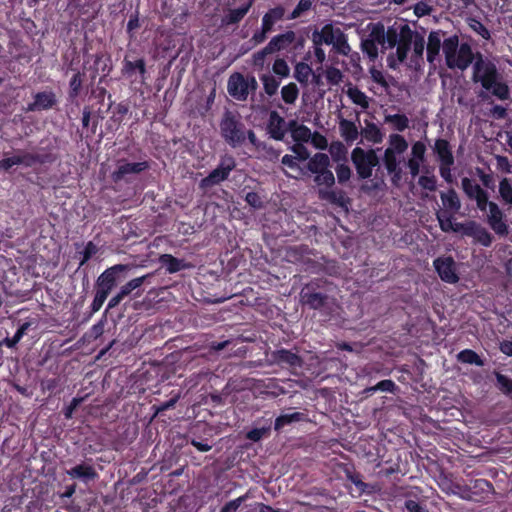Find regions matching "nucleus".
<instances>
[{
  "instance_id": "f257e3e1",
  "label": "nucleus",
  "mask_w": 512,
  "mask_h": 512,
  "mask_svg": "<svg viewBox=\"0 0 512 512\" xmlns=\"http://www.w3.org/2000/svg\"><path fill=\"white\" fill-rule=\"evenodd\" d=\"M471 79L474 84L481 87L478 96L483 99L489 95L501 101L510 98V88L504 81L496 63L481 53L475 55Z\"/></svg>"
},
{
  "instance_id": "f03ea898",
  "label": "nucleus",
  "mask_w": 512,
  "mask_h": 512,
  "mask_svg": "<svg viewBox=\"0 0 512 512\" xmlns=\"http://www.w3.org/2000/svg\"><path fill=\"white\" fill-rule=\"evenodd\" d=\"M443 53L446 65L450 69L464 71L475 61L471 46L467 43L459 44L457 36H451L443 41Z\"/></svg>"
},
{
  "instance_id": "7ed1b4c3",
  "label": "nucleus",
  "mask_w": 512,
  "mask_h": 512,
  "mask_svg": "<svg viewBox=\"0 0 512 512\" xmlns=\"http://www.w3.org/2000/svg\"><path fill=\"white\" fill-rule=\"evenodd\" d=\"M411 48L413 49L414 56L421 58L425 49L424 36L413 31L407 24H400L399 42L396 48V56L399 63L407 58Z\"/></svg>"
},
{
  "instance_id": "20e7f679",
  "label": "nucleus",
  "mask_w": 512,
  "mask_h": 512,
  "mask_svg": "<svg viewBox=\"0 0 512 512\" xmlns=\"http://www.w3.org/2000/svg\"><path fill=\"white\" fill-rule=\"evenodd\" d=\"M312 41L314 45H331L337 53L344 56L351 51L344 32L332 24H326L320 30H315L312 33Z\"/></svg>"
},
{
  "instance_id": "39448f33",
  "label": "nucleus",
  "mask_w": 512,
  "mask_h": 512,
  "mask_svg": "<svg viewBox=\"0 0 512 512\" xmlns=\"http://www.w3.org/2000/svg\"><path fill=\"white\" fill-rule=\"evenodd\" d=\"M400 25H393L385 30L380 23L373 24L368 36L382 51L397 47Z\"/></svg>"
},
{
  "instance_id": "423d86ee",
  "label": "nucleus",
  "mask_w": 512,
  "mask_h": 512,
  "mask_svg": "<svg viewBox=\"0 0 512 512\" xmlns=\"http://www.w3.org/2000/svg\"><path fill=\"white\" fill-rule=\"evenodd\" d=\"M221 135L233 147L241 145L245 141V131L231 112H226L220 123Z\"/></svg>"
},
{
  "instance_id": "0eeeda50",
  "label": "nucleus",
  "mask_w": 512,
  "mask_h": 512,
  "mask_svg": "<svg viewBox=\"0 0 512 512\" xmlns=\"http://www.w3.org/2000/svg\"><path fill=\"white\" fill-rule=\"evenodd\" d=\"M408 148V142L400 134H391L388 138V147L384 152L383 162L386 170H395L397 163H401V156Z\"/></svg>"
},
{
  "instance_id": "6e6552de",
  "label": "nucleus",
  "mask_w": 512,
  "mask_h": 512,
  "mask_svg": "<svg viewBox=\"0 0 512 512\" xmlns=\"http://www.w3.org/2000/svg\"><path fill=\"white\" fill-rule=\"evenodd\" d=\"M351 159L358 175L363 179L369 178L373 168L378 164V157L374 150L365 151L360 147L353 149Z\"/></svg>"
},
{
  "instance_id": "1a4fd4ad",
  "label": "nucleus",
  "mask_w": 512,
  "mask_h": 512,
  "mask_svg": "<svg viewBox=\"0 0 512 512\" xmlns=\"http://www.w3.org/2000/svg\"><path fill=\"white\" fill-rule=\"evenodd\" d=\"M256 80L251 78L247 80L240 73L232 74L227 83V90L230 96L239 101H244L249 95V88H256Z\"/></svg>"
},
{
  "instance_id": "9d476101",
  "label": "nucleus",
  "mask_w": 512,
  "mask_h": 512,
  "mask_svg": "<svg viewBox=\"0 0 512 512\" xmlns=\"http://www.w3.org/2000/svg\"><path fill=\"white\" fill-rule=\"evenodd\" d=\"M235 168V160L233 157L227 156L222 158L219 166L215 168L207 177L201 180L202 187H210L224 181L230 172Z\"/></svg>"
},
{
  "instance_id": "9b49d317",
  "label": "nucleus",
  "mask_w": 512,
  "mask_h": 512,
  "mask_svg": "<svg viewBox=\"0 0 512 512\" xmlns=\"http://www.w3.org/2000/svg\"><path fill=\"white\" fill-rule=\"evenodd\" d=\"M314 182L319 186V196L321 199L335 202L337 197L334 191L327 190L332 187L335 183V177L331 170L328 168L315 174Z\"/></svg>"
},
{
  "instance_id": "f8f14e48",
  "label": "nucleus",
  "mask_w": 512,
  "mask_h": 512,
  "mask_svg": "<svg viewBox=\"0 0 512 512\" xmlns=\"http://www.w3.org/2000/svg\"><path fill=\"white\" fill-rule=\"evenodd\" d=\"M434 267L440 278L447 283H456L458 275L455 271V262L451 257H440L434 261Z\"/></svg>"
},
{
  "instance_id": "ddd939ff",
  "label": "nucleus",
  "mask_w": 512,
  "mask_h": 512,
  "mask_svg": "<svg viewBox=\"0 0 512 512\" xmlns=\"http://www.w3.org/2000/svg\"><path fill=\"white\" fill-rule=\"evenodd\" d=\"M149 277L148 275H144L141 277L134 278L128 281L125 285H123L117 294H115L108 302L107 310L113 309L120 304V302L132 293L134 290L138 289L144 281Z\"/></svg>"
},
{
  "instance_id": "4468645a",
  "label": "nucleus",
  "mask_w": 512,
  "mask_h": 512,
  "mask_svg": "<svg viewBox=\"0 0 512 512\" xmlns=\"http://www.w3.org/2000/svg\"><path fill=\"white\" fill-rule=\"evenodd\" d=\"M487 221L496 234L503 236L508 233V227L503 221V213L498 205L494 202H490L489 204Z\"/></svg>"
},
{
  "instance_id": "2eb2a0df",
  "label": "nucleus",
  "mask_w": 512,
  "mask_h": 512,
  "mask_svg": "<svg viewBox=\"0 0 512 512\" xmlns=\"http://www.w3.org/2000/svg\"><path fill=\"white\" fill-rule=\"evenodd\" d=\"M426 146L423 142L417 141L412 145L411 157L407 161L410 174L415 177L420 172V166L425 160Z\"/></svg>"
},
{
  "instance_id": "dca6fc26",
  "label": "nucleus",
  "mask_w": 512,
  "mask_h": 512,
  "mask_svg": "<svg viewBox=\"0 0 512 512\" xmlns=\"http://www.w3.org/2000/svg\"><path fill=\"white\" fill-rule=\"evenodd\" d=\"M463 234L473 237L483 246H490L492 243L491 234L484 227L474 221L465 223Z\"/></svg>"
},
{
  "instance_id": "f3484780",
  "label": "nucleus",
  "mask_w": 512,
  "mask_h": 512,
  "mask_svg": "<svg viewBox=\"0 0 512 512\" xmlns=\"http://www.w3.org/2000/svg\"><path fill=\"white\" fill-rule=\"evenodd\" d=\"M38 161V157L25 152H19L12 157L4 158L0 161V168L3 170H9L15 165H24L30 167Z\"/></svg>"
},
{
  "instance_id": "a211bd4d",
  "label": "nucleus",
  "mask_w": 512,
  "mask_h": 512,
  "mask_svg": "<svg viewBox=\"0 0 512 512\" xmlns=\"http://www.w3.org/2000/svg\"><path fill=\"white\" fill-rule=\"evenodd\" d=\"M146 162H137V163H119L116 171L112 173V179L115 182L122 180L128 174H136L147 168Z\"/></svg>"
},
{
  "instance_id": "6ab92c4d",
  "label": "nucleus",
  "mask_w": 512,
  "mask_h": 512,
  "mask_svg": "<svg viewBox=\"0 0 512 512\" xmlns=\"http://www.w3.org/2000/svg\"><path fill=\"white\" fill-rule=\"evenodd\" d=\"M339 132L346 143H353L359 136V130L355 122L338 117Z\"/></svg>"
},
{
  "instance_id": "aec40b11",
  "label": "nucleus",
  "mask_w": 512,
  "mask_h": 512,
  "mask_svg": "<svg viewBox=\"0 0 512 512\" xmlns=\"http://www.w3.org/2000/svg\"><path fill=\"white\" fill-rule=\"evenodd\" d=\"M268 130L274 139H283L287 130L286 122L277 112H271L269 117Z\"/></svg>"
},
{
  "instance_id": "412c9836",
  "label": "nucleus",
  "mask_w": 512,
  "mask_h": 512,
  "mask_svg": "<svg viewBox=\"0 0 512 512\" xmlns=\"http://www.w3.org/2000/svg\"><path fill=\"white\" fill-rule=\"evenodd\" d=\"M128 268L127 265L117 264L106 269L97 279L96 285H105L113 289L116 285V274L123 272Z\"/></svg>"
},
{
  "instance_id": "4be33fe9",
  "label": "nucleus",
  "mask_w": 512,
  "mask_h": 512,
  "mask_svg": "<svg viewBox=\"0 0 512 512\" xmlns=\"http://www.w3.org/2000/svg\"><path fill=\"white\" fill-rule=\"evenodd\" d=\"M296 39L294 31H287L283 34L273 37L267 44L268 49L273 53L288 48Z\"/></svg>"
},
{
  "instance_id": "5701e85b",
  "label": "nucleus",
  "mask_w": 512,
  "mask_h": 512,
  "mask_svg": "<svg viewBox=\"0 0 512 512\" xmlns=\"http://www.w3.org/2000/svg\"><path fill=\"white\" fill-rule=\"evenodd\" d=\"M441 45L443 46L440 31H432L428 36L427 42V60L433 63L440 53Z\"/></svg>"
},
{
  "instance_id": "b1692460",
  "label": "nucleus",
  "mask_w": 512,
  "mask_h": 512,
  "mask_svg": "<svg viewBox=\"0 0 512 512\" xmlns=\"http://www.w3.org/2000/svg\"><path fill=\"white\" fill-rule=\"evenodd\" d=\"M346 95L353 104L359 106L362 110H367L370 106V98L358 87L349 84L345 90Z\"/></svg>"
},
{
  "instance_id": "393cba45",
  "label": "nucleus",
  "mask_w": 512,
  "mask_h": 512,
  "mask_svg": "<svg viewBox=\"0 0 512 512\" xmlns=\"http://www.w3.org/2000/svg\"><path fill=\"white\" fill-rule=\"evenodd\" d=\"M440 198L443 204L444 209L451 213H457L461 208V201L455 190L450 189L445 192L440 193Z\"/></svg>"
},
{
  "instance_id": "a878e982",
  "label": "nucleus",
  "mask_w": 512,
  "mask_h": 512,
  "mask_svg": "<svg viewBox=\"0 0 512 512\" xmlns=\"http://www.w3.org/2000/svg\"><path fill=\"white\" fill-rule=\"evenodd\" d=\"M34 99L28 106L29 111L49 109L55 104V95L52 92L37 93Z\"/></svg>"
},
{
  "instance_id": "bb28decb",
  "label": "nucleus",
  "mask_w": 512,
  "mask_h": 512,
  "mask_svg": "<svg viewBox=\"0 0 512 512\" xmlns=\"http://www.w3.org/2000/svg\"><path fill=\"white\" fill-rule=\"evenodd\" d=\"M434 151L436 152L440 164L453 165L454 157L452 155L450 145L448 141L444 139H438L434 145Z\"/></svg>"
},
{
  "instance_id": "cd10ccee",
  "label": "nucleus",
  "mask_w": 512,
  "mask_h": 512,
  "mask_svg": "<svg viewBox=\"0 0 512 512\" xmlns=\"http://www.w3.org/2000/svg\"><path fill=\"white\" fill-rule=\"evenodd\" d=\"M159 263L166 268V271L170 274L176 273L180 270L186 269L189 266L184 260L175 258L171 254H162L159 257Z\"/></svg>"
},
{
  "instance_id": "c85d7f7f",
  "label": "nucleus",
  "mask_w": 512,
  "mask_h": 512,
  "mask_svg": "<svg viewBox=\"0 0 512 512\" xmlns=\"http://www.w3.org/2000/svg\"><path fill=\"white\" fill-rule=\"evenodd\" d=\"M284 15L285 9L282 6L270 9L262 18V28H264V31H271L274 24L282 20Z\"/></svg>"
},
{
  "instance_id": "c756f323",
  "label": "nucleus",
  "mask_w": 512,
  "mask_h": 512,
  "mask_svg": "<svg viewBox=\"0 0 512 512\" xmlns=\"http://www.w3.org/2000/svg\"><path fill=\"white\" fill-rule=\"evenodd\" d=\"M308 160L307 169L312 174L320 173L321 171L327 169L330 165V159L328 155L324 153H316Z\"/></svg>"
},
{
  "instance_id": "7c9ffc66",
  "label": "nucleus",
  "mask_w": 512,
  "mask_h": 512,
  "mask_svg": "<svg viewBox=\"0 0 512 512\" xmlns=\"http://www.w3.org/2000/svg\"><path fill=\"white\" fill-rule=\"evenodd\" d=\"M360 133L364 139L374 144L381 143L384 138V134L381 129L372 122H365V127Z\"/></svg>"
},
{
  "instance_id": "2f4dec72",
  "label": "nucleus",
  "mask_w": 512,
  "mask_h": 512,
  "mask_svg": "<svg viewBox=\"0 0 512 512\" xmlns=\"http://www.w3.org/2000/svg\"><path fill=\"white\" fill-rule=\"evenodd\" d=\"M290 132L295 143H307L312 136V132L308 127L296 122L290 124Z\"/></svg>"
},
{
  "instance_id": "473e14b6",
  "label": "nucleus",
  "mask_w": 512,
  "mask_h": 512,
  "mask_svg": "<svg viewBox=\"0 0 512 512\" xmlns=\"http://www.w3.org/2000/svg\"><path fill=\"white\" fill-rule=\"evenodd\" d=\"M251 6H252V2L250 1L249 3H247L246 5H244L240 8L229 10V12L225 15V17L222 20L223 24L231 25V24L238 23L248 13Z\"/></svg>"
},
{
  "instance_id": "72a5a7b5",
  "label": "nucleus",
  "mask_w": 512,
  "mask_h": 512,
  "mask_svg": "<svg viewBox=\"0 0 512 512\" xmlns=\"http://www.w3.org/2000/svg\"><path fill=\"white\" fill-rule=\"evenodd\" d=\"M437 219L442 231L444 232H461L463 234L465 223L453 222L451 216H446L444 213H437Z\"/></svg>"
},
{
  "instance_id": "f704fd0d",
  "label": "nucleus",
  "mask_w": 512,
  "mask_h": 512,
  "mask_svg": "<svg viewBox=\"0 0 512 512\" xmlns=\"http://www.w3.org/2000/svg\"><path fill=\"white\" fill-rule=\"evenodd\" d=\"M325 297L320 293H312L308 288L301 291V301L313 309L320 308L324 304Z\"/></svg>"
},
{
  "instance_id": "c9c22d12",
  "label": "nucleus",
  "mask_w": 512,
  "mask_h": 512,
  "mask_svg": "<svg viewBox=\"0 0 512 512\" xmlns=\"http://www.w3.org/2000/svg\"><path fill=\"white\" fill-rule=\"evenodd\" d=\"M274 359L280 364H288L292 367H298L301 365V359L298 355L288 350H278L274 353Z\"/></svg>"
},
{
  "instance_id": "e433bc0d",
  "label": "nucleus",
  "mask_w": 512,
  "mask_h": 512,
  "mask_svg": "<svg viewBox=\"0 0 512 512\" xmlns=\"http://www.w3.org/2000/svg\"><path fill=\"white\" fill-rule=\"evenodd\" d=\"M67 474L72 478H79L83 480H89L96 477L94 469L89 465H77L67 471Z\"/></svg>"
},
{
  "instance_id": "4c0bfd02",
  "label": "nucleus",
  "mask_w": 512,
  "mask_h": 512,
  "mask_svg": "<svg viewBox=\"0 0 512 512\" xmlns=\"http://www.w3.org/2000/svg\"><path fill=\"white\" fill-rule=\"evenodd\" d=\"M462 188L465 194L470 199L479 198L480 195L484 194L486 191L481 188V186L474 180L469 178L462 179Z\"/></svg>"
},
{
  "instance_id": "58836bf2",
  "label": "nucleus",
  "mask_w": 512,
  "mask_h": 512,
  "mask_svg": "<svg viewBox=\"0 0 512 512\" xmlns=\"http://www.w3.org/2000/svg\"><path fill=\"white\" fill-rule=\"evenodd\" d=\"M311 74L312 69L308 64L304 62H299L296 64L294 70V77L298 82H300L301 84H307Z\"/></svg>"
},
{
  "instance_id": "ea45409f",
  "label": "nucleus",
  "mask_w": 512,
  "mask_h": 512,
  "mask_svg": "<svg viewBox=\"0 0 512 512\" xmlns=\"http://www.w3.org/2000/svg\"><path fill=\"white\" fill-rule=\"evenodd\" d=\"M302 417H303V414H301L299 412H293V413H287V414L280 415L275 420L274 428H275V430L278 431L288 424L300 421L302 419Z\"/></svg>"
},
{
  "instance_id": "a19ab883",
  "label": "nucleus",
  "mask_w": 512,
  "mask_h": 512,
  "mask_svg": "<svg viewBox=\"0 0 512 512\" xmlns=\"http://www.w3.org/2000/svg\"><path fill=\"white\" fill-rule=\"evenodd\" d=\"M385 122L390 123L398 131H404L409 125V119L402 114L386 115Z\"/></svg>"
},
{
  "instance_id": "79ce46f5",
  "label": "nucleus",
  "mask_w": 512,
  "mask_h": 512,
  "mask_svg": "<svg viewBox=\"0 0 512 512\" xmlns=\"http://www.w3.org/2000/svg\"><path fill=\"white\" fill-rule=\"evenodd\" d=\"M298 94L299 90L294 83H289L281 89L282 99L287 104H293L296 101Z\"/></svg>"
},
{
  "instance_id": "37998d69",
  "label": "nucleus",
  "mask_w": 512,
  "mask_h": 512,
  "mask_svg": "<svg viewBox=\"0 0 512 512\" xmlns=\"http://www.w3.org/2000/svg\"><path fill=\"white\" fill-rule=\"evenodd\" d=\"M458 360L467 363L475 364L477 366H483L484 362L480 359L478 354L472 350H463L458 354Z\"/></svg>"
},
{
  "instance_id": "c03bdc74",
  "label": "nucleus",
  "mask_w": 512,
  "mask_h": 512,
  "mask_svg": "<svg viewBox=\"0 0 512 512\" xmlns=\"http://www.w3.org/2000/svg\"><path fill=\"white\" fill-rule=\"evenodd\" d=\"M495 375L500 391L512 398V380L498 372H496Z\"/></svg>"
},
{
  "instance_id": "a18cd8bd",
  "label": "nucleus",
  "mask_w": 512,
  "mask_h": 512,
  "mask_svg": "<svg viewBox=\"0 0 512 512\" xmlns=\"http://www.w3.org/2000/svg\"><path fill=\"white\" fill-rule=\"evenodd\" d=\"M361 48L362 51L366 53L371 60H375L378 57L379 48L373 41H371L369 36L362 40Z\"/></svg>"
},
{
  "instance_id": "49530a36",
  "label": "nucleus",
  "mask_w": 512,
  "mask_h": 512,
  "mask_svg": "<svg viewBox=\"0 0 512 512\" xmlns=\"http://www.w3.org/2000/svg\"><path fill=\"white\" fill-rule=\"evenodd\" d=\"M499 193L501 198L506 202L512 205V186L509 183L508 179L504 178L499 183Z\"/></svg>"
},
{
  "instance_id": "de8ad7c7",
  "label": "nucleus",
  "mask_w": 512,
  "mask_h": 512,
  "mask_svg": "<svg viewBox=\"0 0 512 512\" xmlns=\"http://www.w3.org/2000/svg\"><path fill=\"white\" fill-rule=\"evenodd\" d=\"M261 80L263 81L265 92L272 96L277 92L279 82L272 76L264 75Z\"/></svg>"
},
{
  "instance_id": "09e8293b",
  "label": "nucleus",
  "mask_w": 512,
  "mask_h": 512,
  "mask_svg": "<svg viewBox=\"0 0 512 512\" xmlns=\"http://www.w3.org/2000/svg\"><path fill=\"white\" fill-rule=\"evenodd\" d=\"M313 0H300L292 11L289 19L299 18L304 12L310 10L312 7Z\"/></svg>"
},
{
  "instance_id": "8fccbe9b",
  "label": "nucleus",
  "mask_w": 512,
  "mask_h": 512,
  "mask_svg": "<svg viewBox=\"0 0 512 512\" xmlns=\"http://www.w3.org/2000/svg\"><path fill=\"white\" fill-rule=\"evenodd\" d=\"M28 328L29 323L22 324L12 338H6L4 340L5 345L10 348L14 347L24 336Z\"/></svg>"
},
{
  "instance_id": "3c124183",
  "label": "nucleus",
  "mask_w": 512,
  "mask_h": 512,
  "mask_svg": "<svg viewBox=\"0 0 512 512\" xmlns=\"http://www.w3.org/2000/svg\"><path fill=\"white\" fill-rule=\"evenodd\" d=\"M327 81L332 85L339 84L343 79L342 72L335 67H328L325 71Z\"/></svg>"
},
{
  "instance_id": "603ef678",
  "label": "nucleus",
  "mask_w": 512,
  "mask_h": 512,
  "mask_svg": "<svg viewBox=\"0 0 512 512\" xmlns=\"http://www.w3.org/2000/svg\"><path fill=\"white\" fill-rule=\"evenodd\" d=\"M291 151L294 153V155L300 161H306V160H308L310 158V152L304 146V143H295L291 147Z\"/></svg>"
},
{
  "instance_id": "864d4df0",
  "label": "nucleus",
  "mask_w": 512,
  "mask_h": 512,
  "mask_svg": "<svg viewBox=\"0 0 512 512\" xmlns=\"http://www.w3.org/2000/svg\"><path fill=\"white\" fill-rule=\"evenodd\" d=\"M470 28L475 31L477 34H479L484 39L490 38V32L489 30L478 20L476 19H470L469 21Z\"/></svg>"
},
{
  "instance_id": "5fc2aeb1",
  "label": "nucleus",
  "mask_w": 512,
  "mask_h": 512,
  "mask_svg": "<svg viewBox=\"0 0 512 512\" xmlns=\"http://www.w3.org/2000/svg\"><path fill=\"white\" fill-rule=\"evenodd\" d=\"M135 70H138L141 76L143 77L145 74V63L142 59H139L135 62L126 61L125 63V71L128 74H132Z\"/></svg>"
},
{
  "instance_id": "6e6d98bb",
  "label": "nucleus",
  "mask_w": 512,
  "mask_h": 512,
  "mask_svg": "<svg viewBox=\"0 0 512 512\" xmlns=\"http://www.w3.org/2000/svg\"><path fill=\"white\" fill-rule=\"evenodd\" d=\"M309 142L316 148V149H326L328 146V141L325 136L318 132H313L311 138H309Z\"/></svg>"
},
{
  "instance_id": "4d7b16f0",
  "label": "nucleus",
  "mask_w": 512,
  "mask_h": 512,
  "mask_svg": "<svg viewBox=\"0 0 512 512\" xmlns=\"http://www.w3.org/2000/svg\"><path fill=\"white\" fill-rule=\"evenodd\" d=\"M261 153V156L267 160L275 161L279 158L280 152L276 149L267 146L265 143L258 150Z\"/></svg>"
},
{
  "instance_id": "13d9d810",
  "label": "nucleus",
  "mask_w": 512,
  "mask_h": 512,
  "mask_svg": "<svg viewBox=\"0 0 512 512\" xmlns=\"http://www.w3.org/2000/svg\"><path fill=\"white\" fill-rule=\"evenodd\" d=\"M273 72L281 77H287L290 69L284 59H276L273 64Z\"/></svg>"
},
{
  "instance_id": "bf43d9fd",
  "label": "nucleus",
  "mask_w": 512,
  "mask_h": 512,
  "mask_svg": "<svg viewBox=\"0 0 512 512\" xmlns=\"http://www.w3.org/2000/svg\"><path fill=\"white\" fill-rule=\"evenodd\" d=\"M273 51L268 49V45H266L262 50L258 51L253 55V64L259 68H263L265 63V58L267 55L272 54Z\"/></svg>"
},
{
  "instance_id": "052dcab7",
  "label": "nucleus",
  "mask_w": 512,
  "mask_h": 512,
  "mask_svg": "<svg viewBox=\"0 0 512 512\" xmlns=\"http://www.w3.org/2000/svg\"><path fill=\"white\" fill-rule=\"evenodd\" d=\"M247 498V495H243L234 500L229 501L222 507L220 512H235Z\"/></svg>"
},
{
  "instance_id": "680f3d73",
  "label": "nucleus",
  "mask_w": 512,
  "mask_h": 512,
  "mask_svg": "<svg viewBox=\"0 0 512 512\" xmlns=\"http://www.w3.org/2000/svg\"><path fill=\"white\" fill-rule=\"evenodd\" d=\"M336 175L339 183H344L350 179L351 170L345 164H340L336 167Z\"/></svg>"
},
{
  "instance_id": "e2e57ef3",
  "label": "nucleus",
  "mask_w": 512,
  "mask_h": 512,
  "mask_svg": "<svg viewBox=\"0 0 512 512\" xmlns=\"http://www.w3.org/2000/svg\"><path fill=\"white\" fill-rule=\"evenodd\" d=\"M419 185L429 191L436 189V178L434 176L423 175L418 180Z\"/></svg>"
},
{
  "instance_id": "0e129e2a",
  "label": "nucleus",
  "mask_w": 512,
  "mask_h": 512,
  "mask_svg": "<svg viewBox=\"0 0 512 512\" xmlns=\"http://www.w3.org/2000/svg\"><path fill=\"white\" fill-rule=\"evenodd\" d=\"M268 431V428H256L247 433V438L254 442L259 441Z\"/></svg>"
},
{
  "instance_id": "69168bd1",
  "label": "nucleus",
  "mask_w": 512,
  "mask_h": 512,
  "mask_svg": "<svg viewBox=\"0 0 512 512\" xmlns=\"http://www.w3.org/2000/svg\"><path fill=\"white\" fill-rule=\"evenodd\" d=\"M432 8L425 2H419L414 6V13L418 17L429 15Z\"/></svg>"
},
{
  "instance_id": "338daca9",
  "label": "nucleus",
  "mask_w": 512,
  "mask_h": 512,
  "mask_svg": "<svg viewBox=\"0 0 512 512\" xmlns=\"http://www.w3.org/2000/svg\"><path fill=\"white\" fill-rule=\"evenodd\" d=\"M329 152L334 158H340L346 151L342 143L336 142L330 145Z\"/></svg>"
},
{
  "instance_id": "774afa93",
  "label": "nucleus",
  "mask_w": 512,
  "mask_h": 512,
  "mask_svg": "<svg viewBox=\"0 0 512 512\" xmlns=\"http://www.w3.org/2000/svg\"><path fill=\"white\" fill-rule=\"evenodd\" d=\"M405 507L408 512H428L427 509L414 500H407Z\"/></svg>"
}]
</instances>
